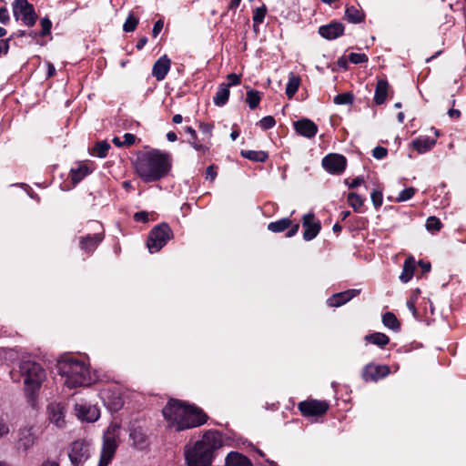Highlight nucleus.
<instances>
[{
    "instance_id": "1",
    "label": "nucleus",
    "mask_w": 466,
    "mask_h": 466,
    "mask_svg": "<svg viewBox=\"0 0 466 466\" xmlns=\"http://www.w3.org/2000/svg\"><path fill=\"white\" fill-rule=\"evenodd\" d=\"M167 426L177 431L203 425L208 416L198 408L170 400L162 410Z\"/></svg>"
},
{
    "instance_id": "2",
    "label": "nucleus",
    "mask_w": 466,
    "mask_h": 466,
    "mask_svg": "<svg viewBox=\"0 0 466 466\" xmlns=\"http://www.w3.org/2000/svg\"><path fill=\"white\" fill-rule=\"evenodd\" d=\"M170 167L169 154L159 150L143 152L135 162L137 175L147 183L159 180L168 173Z\"/></svg>"
},
{
    "instance_id": "3",
    "label": "nucleus",
    "mask_w": 466,
    "mask_h": 466,
    "mask_svg": "<svg viewBox=\"0 0 466 466\" xmlns=\"http://www.w3.org/2000/svg\"><path fill=\"white\" fill-rule=\"evenodd\" d=\"M221 438L215 431L205 433L201 440L185 450V458L188 466H208L211 464L214 451L221 446Z\"/></svg>"
},
{
    "instance_id": "4",
    "label": "nucleus",
    "mask_w": 466,
    "mask_h": 466,
    "mask_svg": "<svg viewBox=\"0 0 466 466\" xmlns=\"http://www.w3.org/2000/svg\"><path fill=\"white\" fill-rule=\"evenodd\" d=\"M58 369L60 375L65 378L64 384L69 389L90 386L96 380L88 364L81 360H65L59 362Z\"/></svg>"
},
{
    "instance_id": "5",
    "label": "nucleus",
    "mask_w": 466,
    "mask_h": 466,
    "mask_svg": "<svg viewBox=\"0 0 466 466\" xmlns=\"http://www.w3.org/2000/svg\"><path fill=\"white\" fill-rule=\"evenodd\" d=\"M24 378L25 392L29 399H34L46 378V370L40 364L32 360H23L19 365Z\"/></svg>"
},
{
    "instance_id": "6",
    "label": "nucleus",
    "mask_w": 466,
    "mask_h": 466,
    "mask_svg": "<svg viewBox=\"0 0 466 466\" xmlns=\"http://www.w3.org/2000/svg\"><path fill=\"white\" fill-rule=\"evenodd\" d=\"M119 429L117 423H111L105 431L98 466H107L111 461L117 447Z\"/></svg>"
},
{
    "instance_id": "7",
    "label": "nucleus",
    "mask_w": 466,
    "mask_h": 466,
    "mask_svg": "<svg viewBox=\"0 0 466 466\" xmlns=\"http://www.w3.org/2000/svg\"><path fill=\"white\" fill-rule=\"evenodd\" d=\"M172 238V230L167 224L155 227L149 233L147 246L150 253L159 251Z\"/></svg>"
},
{
    "instance_id": "8",
    "label": "nucleus",
    "mask_w": 466,
    "mask_h": 466,
    "mask_svg": "<svg viewBox=\"0 0 466 466\" xmlns=\"http://www.w3.org/2000/svg\"><path fill=\"white\" fill-rule=\"evenodd\" d=\"M13 14L16 20L21 19L27 26H33L36 21V14L34 6L27 0H15L13 5Z\"/></svg>"
},
{
    "instance_id": "9",
    "label": "nucleus",
    "mask_w": 466,
    "mask_h": 466,
    "mask_svg": "<svg viewBox=\"0 0 466 466\" xmlns=\"http://www.w3.org/2000/svg\"><path fill=\"white\" fill-rule=\"evenodd\" d=\"M91 455L90 444L84 440H77L71 443L68 457L74 466L84 464Z\"/></svg>"
},
{
    "instance_id": "10",
    "label": "nucleus",
    "mask_w": 466,
    "mask_h": 466,
    "mask_svg": "<svg viewBox=\"0 0 466 466\" xmlns=\"http://www.w3.org/2000/svg\"><path fill=\"white\" fill-rule=\"evenodd\" d=\"M329 404L324 400H309L299 403V410L306 416H320L327 412Z\"/></svg>"
},
{
    "instance_id": "11",
    "label": "nucleus",
    "mask_w": 466,
    "mask_h": 466,
    "mask_svg": "<svg viewBox=\"0 0 466 466\" xmlns=\"http://www.w3.org/2000/svg\"><path fill=\"white\" fill-rule=\"evenodd\" d=\"M346 164V157L339 154H329L322 159L323 167L330 174L342 173Z\"/></svg>"
},
{
    "instance_id": "12",
    "label": "nucleus",
    "mask_w": 466,
    "mask_h": 466,
    "mask_svg": "<svg viewBox=\"0 0 466 466\" xmlns=\"http://www.w3.org/2000/svg\"><path fill=\"white\" fill-rule=\"evenodd\" d=\"M36 437L32 428H22L17 432L15 448L18 451H26L34 446Z\"/></svg>"
},
{
    "instance_id": "13",
    "label": "nucleus",
    "mask_w": 466,
    "mask_h": 466,
    "mask_svg": "<svg viewBox=\"0 0 466 466\" xmlns=\"http://www.w3.org/2000/svg\"><path fill=\"white\" fill-rule=\"evenodd\" d=\"M390 373L387 365L368 364L362 370V378L365 381H376L386 377Z\"/></svg>"
},
{
    "instance_id": "14",
    "label": "nucleus",
    "mask_w": 466,
    "mask_h": 466,
    "mask_svg": "<svg viewBox=\"0 0 466 466\" xmlns=\"http://www.w3.org/2000/svg\"><path fill=\"white\" fill-rule=\"evenodd\" d=\"M75 411L80 420L88 422L96 421L100 416L99 410L95 405L86 403H76Z\"/></svg>"
},
{
    "instance_id": "15",
    "label": "nucleus",
    "mask_w": 466,
    "mask_h": 466,
    "mask_svg": "<svg viewBox=\"0 0 466 466\" xmlns=\"http://www.w3.org/2000/svg\"><path fill=\"white\" fill-rule=\"evenodd\" d=\"M302 225L305 228L303 238L307 241L316 238L320 230V223L315 219V216L312 213L304 215Z\"/></svg>"
},
{
    "instance_id": "16",
    "label": "nucleus",
    "mask_w": 466,
    "mask_h": 466,
    "mask_svg": "<svg viewBox=\"0 0 466 466\" xmlns=\"http://www.w3.org/2000/svg\"><path fill=\"white\" fill-rule=\"evenodd\" d=\"M296 132L307 138H312L318 133L317 125L308 118H302L293 123Z\"/></svg>"
},
{
    "instance_id": "17",
    "label": "nucleus",
    "mask_w": 466,
    "mask_h": 466,
    "mask_svg": "<svg viewBox=\"0 0 466 466\" xmlns=\"http://www.w3.org/2000/svg\"><path fill=\"white\" fill-rule=\"evenodd\" d=\"M343 33L344 25L339 22H333L329 25H321L319 28V34L328 40L336 39L342 35Z\"/></svg>"
},
{
    "instance_id": "18",
    "label": "nucleus",
    "mask_w": 466,
    "mask_h": 466,
    "mask_svg": "<svg viewBox=\"0 0 466 466\" xmlns=\"http://www.w3.org/2000/svg\"><path fill=\"white\" fill-rule=\"evenodd\" d=\"M170 66L171 60L164 55L153 65L152 76L156 77L157 81H162L170 70Z\"/></svg>"
},
{
    "instance_id": "19",
    "label": "nucleus",
    "mask_w": 466,
    "mask_h": 466,
    "mask_svg": "<svg viewBox=\"0 0 466 466\" xmlns=\"http://www.w3.org/2000/svg\"><path fill=\"white\" fill-rule=\"evenodd\" d=\"M48 419L56 427L61 428L65 425L64 408L59 403H51L47 407Z\"/></svg>"
},
{
    "instance_id": "20",
    "label": "nucleus",
    "mask_w": 466,
    "mask_h": 466,
    "mask_svg": "<svg viewBox=\"0 0 466 466\" xmlns=\"http://www.w3.org/2000/svg\"><path fill=\"white\" fill-rule=\"evenodd\" d=\"M360 289H348L343 292H339L337 294H334L328 299V304L330 307H339L345 304L346 302L350 301L351 299L356 297L358 294H360Z\"/></svg>"
},
{
    "instance_id": "21",
    "label": "nucleus",
    "mask_w": 466,
    "mask_h": 466,
    "mask_svg": "<svg viewBox=\"0 0 466 466\" xmlns=\"http://www.w3.org/2000/svg\"><path fill=\"white\" fill-rule=\"evenodd\" d=\"M390 90V85L385 79H379L377 81L375 95H374V102L377 105H382L385 103L388 96V92Z\"/></svg>"
},
{
    "instance_id": "22",
    "label": "nucleus",
    "mask_w": 466,
    "mask_h": 466,
    "mask_svg": "<svg viewBox=\"0 0 466 466\" xmlns=\"http://www.w3.org/2000/svg\"><path fill=\"white\" fill-rule=\"evenodd\" d=\"M416 268V261L414 258L409 257L405 259L403 264L402 272L400 275V279L403 283L409 282L413 277Z\"/></svg>"
},
{
    "instance_id": "23",
    "label": "nucleus",
    "mask_w": 466,
    "mask_h": 466,
    "mask_svg": "<svg viewBox=\"0 0 466 466\" xmlns=\"http://www.w3.org/2000/svg\"><path fill=\"white\" fill-rule=\"evenodd\" d=\"M413 147L420 154L431 150L436 144V139L430 137H420L413 142Z\"/></svg>"
},
{
    "instance_id": "24",
    "label": "nucleus",
    "mask_w": 466,
    "mask_h": 466,
    "mask_svg": "<svg viewBox=\"0 0 466 466\" xmlns=\"http://www.w3.org/2000/svg\"><path fill=\"white\" fill-rule=\"evenodd\" d=\"M187 142L200 155H206L211 146L210 141H207L206 138L199 139L198 135L191 137Z\"/></svg>"
},
{
    "instance_id": "25",
    "label": "nucleus",
    "mask_w": 466,
    "mask_h": 466,
    "mask_svg": "<svg viewBox=\"0 0 466 466\" xmlns=\"http://www.w3.org/2000/svg\"><path fill=\"white\" fill-rule=\"evenodd\" d=\"M226 466H253L251 461L238 452H230L226 458Z\"/></svg>"
},
{
    "instance_id": "26",
    "label": "nucleus",
    "mask_w": 466,
    "mask_h": 466,
    "mask_svg": "<svg viewBox=\"0 0 466 466\" xmlns=\"http://www.w3.org/2000/svg\"><path fill=\"white\" fill-rule=\"evenodd\" d=\"M102 238L103 237L100 234L84 237L80 240V247L86 252H91L96 249L97 245L102 241Z\"/></svg>"
},
{
    "instance_id": "27",
    "label": "nucleus",
    "mask_w": 466,
    "mask_h": 466,
    "mask_svg": "<svg viewBox=\"0 0 466 466\" xmlns=\"http://www.w3.org/2000/svg\"><path fill=\"white\" fill-rule=\"evenodd\" d=\"M229 88H228V86L220 84L218 87V90L216 92V95L213 97V102L218 106H224L229 97Z\"/></svg>"
},
{
    "instance_id": "28",
    "label": "nucleus",
    "mask_w": 466,
    "mask_h": 466,
    "mask_svg": "<svg viewBox=\"0 0 466 466\" xmlns=\"http://www.w3.org/2000/svg\"><path fill=\"white\" fill-rule=\"evenodd\" d=\"M364 339L371 344L377 345L380 348L385 347L390 342V338L381 332H375L372 334L366 335Z\"/></svg>"
},
{
    "instance_id": "29",
    "label": "nucleus",
    "mask_w": 466,
    "mask_h": 466,
    "mask_svg": "<svg viewBox=\"0 0 466 466\" xmlns=\"http://www.w3.org/2000/svg\"><path fill=\"white\" fill-rule=\"evenodd\" d=\"M90 173L89 168L85 164H79L76 168H72L70 171V177L74 184L81 181L85 177Z\"/></svg>"
},
{
    "instance_id": "30",
    "label": "nucleus",
    "mask_w": 466,
    "mask_h": 466,
    "mask_svg": "<svg viewBox=\"0 0 466 466\" xmlns=\"http://www.w3.org/2000/svg\"><path fill=\"white\" fill-rule=\"evenodd\" d=\"M300 85V77L293 73L289 76V82L286 86V95L291 98L298 91Z\"/></svg>"
},
{
    "instance_id": "31",
    "label": "nucleus",
    "mask_w": 466,
    "mask_h": 466,
    "mask_svg": "<svg viewBox=\"0 0 466 466\" xmlns=\"http://www.w3.org/2000/svg\"><path fill=\"white\" fill-rule=\"evenodd\" d=\"M291 226V220L288 218H281L275 222H270L268 225V229L274 233H279L287 228H289Z\"/></svg>"
},
{
    "instance_id": "32",
    "label": "nucleus",
    "mask_w": 466,
    "mask_h": 466,
    "mask_svg": "<svg viewBox=\"0 0 466 466\" xmlns=\"http://www.w3.org/2000/svg\"><path fill=\"white\" fill-rule=\"evenodd\" d=\"M240 154L243 157L255 162H265L268 158V154L264 151L242 150Z\"/></svg>"
},
{
    "instance_id": "33",
    "label": "nucleus",
    "mask_w": 466,
    "mask_h": 466,
    "mask_svg": "<svg viewBox=\"0 0 466 466\" xmlns=\"http://www.w3.org/2000/svg\"><path fill=\"white\" fill-rule=\"evenodd\" d=\"M345 16L349 22L353 24L360 23L364 19V15L354 6L346 8Z\"/></svg>"
},
{
    "instance_id": "34",
    "label": "nucleus",
    "mask_w": 466,
    "mask_h": 466,
    "mask_svg": "<svg viewBox=\"0 0 466 466\" xmlns=\"http://www.w3.org/2000/svg\"><path fill=\"white\" fill-rule=\"evenodd\" d=\"M382 323L385 327L395 331L400 329V322L392 312H386L383 314Z\"/></svg>"
},
{
    "instance_id": "35",
    "label": "nucleus",
    "mask_w": 466,
    "mask_h": 466,
    "mask_svg": "<svg viewBox=\"0 0 466 466\" xmlns=\"http://www.w3.org/2000/svg\"><path fill=\"white\" fill-rule=\"evenodd\" d=\"M348 204L357 212L360 210L365 199L356 193H350L348 195Z\"/></svg>"
},
{
    "instance_id": "36",
    "label": "nucleus",
    "mask_w": 466,
    "mask_h": 466,
    "mask_svg": "<svg viewBox=\"0 0 466 466\" xmlns=\"http://www.w3.org/2000/svg\"><path fill=\"white\" fill-rule=\"evenodd\" d=\"M260 99L261 96L258 91L248 90L247 92L246 102L248 103L250 109H255L258 106Z\"/></svg>"
},
{
    "instance_id": "37",
    "label": "nucleus",
    "mask_w": 466,
    "mask_h": 466,
    "mask_svg": "<svg viewBox=\"0 0 466 466\" xmlns=\"http://www.w3.org/2000/svg\"><path fill=\"white\" fill-rule=\"evenodd\" d=\"M110 149V145L106 141H99L93 147V154L99 157H105L107 155L108 150Z\"/></svg>"
},
{
    "instance_id": "38",
    "label": "nucleus",
    "mask_w": 466,
    "mask_h": 466,
    "mask_svg": "<svg viewBox=\"0 0 466 466\" xmlns=\"http://www.w3.org/2000/svg\"><path fill=\"white\" fill-rule=\"evenodd\" d=\"M267 13V8L265 5L258 7L254 10L253 13V26L256 27L259 24L264 21L265 15Z\"/></svg>"
},
{
    "instance_id": "39",
    "label": "nucleus",
    "mask_w": 466,
    "mask_h": 466,
    "mask_svg": "<svg viewBox=\"0 0 466 466\" xmlns=\"http://www.w3.org/2000/svg\"><path fill=\"white\" fill-rule=\"evenodd\" d=\"M138 22H139V20L137 17H136L133 14H129L126 22L124 23L123 30L125 32L135 31V29L137 28V26L138 25Z\"/></svg>"
},
{
    "instance_id": "40",
    "label": "nucleus",
    "mask_w": 466,
    "mask_h": 466,
    "mask_svg": "<svg viewBox=\"0 0 466 466\" xmlns=\"http://www.w3.org/2000/svg\"><path fill=\"white\" fill-rule=\"evenodd\" d=\"M353 101V96L350 93L339 94L334 97V103L337 105H349Z\"/></svg>"
},
{
    "instance_id": "41",
    "label": "nucleus",
    "mask_w": 466,
    "mask_h": 466,
    "mask_svg": "<svg viewBox=\"0 0 466 466\" xmlns=\"http://www.w3.org/2000/svg\"><path fill=\"white\" fill-rule=\"evenodd\" d=\"M416 192V189L414 187H407L400 192L399 196L396 198L397 202H403L406 200L410 199Z\"/></svg>"
},
{
    "instance_id": "42",
    "label": "nucleus",
    "mask_w": 466,
    "mask_h": 466,
    "mask_svg": "<svg viewBox=\"0 0 466 466\" xmlns=\"http://www.w3.org/2000/svg\"><path fill=\"white\" fill-rule=\"evenodd\" d=\"M441 228V223L436 217H430L426 221V228L431 231H438Z\"/></svg>"
},
{
    "instance_id": "43",
    "label": "nucleus",
    "mask_w": 466,
    "mask_h": 466,
    "mask_svg": "<svg viewBox=\"0 0 466 466\" xmlns=\"http://www.w3.org/2000/svg\"><path fill=\"white\" fill-rule=\"evenodd\" d=\"M130 438L136 445H142L146 441V435L137 430H133L130 432Z\"/></svg>"
},
{
    "instance_id": "44",
    "label": "nucleus",
    "mask_w": 466,
    "mask_h": 466,
    "mask_svg": "<svg viewBox=\"0 0 466 466\" xmlns=\"http://www.w3.org/2000/svg\"><path fill=\"white\" fill-rule=\"evenodd\" d=\"M275 124H276V121H275L274 117L271 116H264L258 122L259 127L264 130L272 128L275 126Z\"/></svg>"
},
{
    "instance_id": "45",
    "label": "nucleus",
    "mask_w": 466,
    "mask_h": 466,
    "mask_svg": "<svg viewBox=\"0 0 466 466\" xmlns=\"http://www.w3.org/2000/svg\"><path fill=\"white\" fill-rule=\"evenodd\" d=\"M198 127H199L200 131L206 136V140L210 141L214 126L209 123L201 122V123H199Z\"/></svg>"
},
{
    "instance_id": "46",
    "label": "nucleus",
    "mask_w": 466,
    "mask_h": 466,
    "mask_svg": "<svg viewBox=\"0 0 466 466\" xmlns=\"http://www.w3.org/2000/svg\"><path fill=\"white\" fill-rule=\"evenodd\" d=\"M349 60L352 64H360L368 61V56L365 54L360 53H350L349 55Z\"/></svg>"
},
{
    "instance_id": "47",
    "label": "nucleus",
    "mask_w": 466,
    "mask_h": 466,
    "mask_svg": "<svg viewBox=\"0 0 466 466\" xmlns=\"http://www.w3.org/2000/svg\"><path fill=\"white\" fill-rule=\"evenodd\" d=\"M371 201L375 208H380L382 205L383 196L379 190H373L370 194Z\"/></svg>"
},
{
    "instance_id": "48",
    "label": "nucleus",
    "mask_w": 466,
    "mask_h": 466,
    "mask_svg": "<svg viewBox=\"0 0 466 466\" xmlns=\"http://www.w3.org/2000/svg\"><path fill=\"white\" fill-rule=\"evenodd\" d=\"M228 83H222V85L228 86L229 88L231 86H237L240 84V76L237 74H229L227 76Z\"/></svg>"
},
{
    "instance_id": "49",
    "label": "nucleus",
    "mask_w": 466,
    "mask_h": 466,
    "mask_svg": "<svg viewBox=\"0 0 466 466\" xmlns=\"http://www.w3.org/2000/svg\"><path fill=\"white\" fill-rule=\"evenodd\" d=\"M41 26H42L41 35H46L50 33L52 23L48 18L45 17V18H42V20H41Z\"/></svg>"
},
{
    "instance_id": "50",
    "label": "nucleus",
    "mask_w": 466,
    "mask_h": 466,
    "mask_svg": "<svg viewBox=\"0 0 466 466\" xmlns=\"http://www.w3.org/2000/svg\"><path fill=\"white\" fill-rule=\"evenodd\" d=\"M387 149L383 147H376L372 151V156L377 159H382L387 156Z\"/></svg>"
},
{
    "instance_id": "51",
    "label": "nucleus",
    "mask_w": 466,
    "mask_h": 466,
    "mask_svg": "<svg viewBox=\"0 0 466 466\" xmlns=\"http://www.w3.org/2000/svg\"><path fill=\"white\" fill-rule=\"evenodd\" d=\"M134 219L137 222L146 223L148 221V213L146 211L137 212L134 215Z\"/></svg>"
},
{
    "instance_id": "52",
    "label": "nucleus",
    "mask_w": 466,
    "mask_h": 466,
    "mask_svg": "<svg viewBox=\"0 0 466 466\" xmlns=\"http://www.w3.org/2000/svg\"><path fill=\"white\" fill-rule=\"evenodd\" d=\"M10 20L8 10L5 7H0V23L6 25Z\"/></svg>"
},
{
    "instance_id": "53",
    "label": "nucleus",
    "mask_w": 466,
    "mask_h": 466,
    "mask_svg": "<svg viewBox=\"0 0 466 466\" xmlns=\"http://www.w3.org/2000/svg\"><path fill=\"white\" fill-rule=\"evenodd\" d=\"M9 426L5 422V420L0 419V438H3L4 436L7 435L9 433Z\"/></svg>"
},
{
    "instance_id": "54",
    "label": "nucleus",
    "mask_w": 466,
    "mask_h": 466,
    "mask_svg": "<svg viewBox=\"0 0 466 466\" xmlns=\"http://www.w3.org/2000/svg\"><path fill=\"white\" fill-rule=\"evenodd\" d=\"M163 26H164V22L162 20H157L155 23V25L153 26V30H152V35L154 37H157L158 35V34L163 29Z\"/></svg>"
},
{
    "instance_id": "55",
    "label": "nucleus",
    "mask_w": 466,
    "mask_h": 466,
    "mask_svg": "<svg viewBox=\"0 0 466 466\" xmlns=\"http://www.w3.org/2000/svg\"><path fill=\"white\" fill-rule=\"evenodd\" d=\"M217 177V172L215 171L214 166H209L207 167L206 170V178L209 179L210 181H214Z\"/></svg>"
},
{
    "instance_id": "56",
    "label": "nucleus",
    "mask_w": 466,
    "mask_h": 466,
    "mask_svg": "<svg viewBox=\"0 0 466 466\" xmlns=\"http://www.w3.org/2000/svg\"><path fill=\"white\" fill-rule=\"evenodd\" d=\"M136 137L133 135V134H130V133H126L124 135V145L125 146H131L133 144H135L136 142Z\"/></svg>"
},
{
    "instance_id": "57",
    "label": "nucleus",
    "mask_w": 466,
    "mask_h": 466,
    "mask_svg": "<svg viewBox=\"0 0 466 466\" xmlns=\"http://www.w3.org/2000/svg\"><path fill=\"white\" fill-rule=\"evenodd\" d=\"M363 183H364V179L362 177L353 178L350 183L347 182L349 187H350V188L357 187L360 186Z\"/></svg>"
},
{
    "instance_id": "58",
    "label": "nucleus",
    "mask_w": 466,
    "mask_h": 466,
    "mask_svg": "<svg viewBox=\"0 0 466 466\" xmlns=\"http://www.w3.org/2000/svg\"><path fill=\"white\" fill-rule=\"evenodd\" d=\"M407 307H408V309L412 312V314H413L414 316H416V315H417V309H416V307H415V301H414V299H409V300L407 301Z\"/></svg>"
},
{
    "instance_id": "59",
    "label": "nucleus",
    "mask_w": 466,
    "mask_h": 466,
    "mask_svg": "<svg viewBox=\"0 0 466 466\" xmlns=\"http://www.w3.org/2000/svg\"><path fill=\"white\" fill-rule=\"evenodd\" d=\"M299 228V224H295L287 233V237L288 238H291L293 237L294 235L297 234L298 230Z\"/></svg>"
},
{
    "instance_id": "60",
    "label": "nucleus",
    "mask_w": 466,
    "mask_h": 466,
    "mask_svg": "<svg viewBox=\"0 0 466 466\" xmlns=\"http://www.w3.org/2000/svg\"><path fill=\"white\" fill-rule=\"evenodd\" d=\"M47 77H52L56 74V68L53 64L47 63Z\"/></svg>"
},
{
    "instance_id": "61",
    "label": "nucleus",
    "mask_w": 466,
    "mask_h": 466,
    "mask_svg": "<svg viewBox=\"0 0 466 466\" xmlns=\"http://www.w3.org/2000/svg\"><path fill=\"white\" fill-rule=\"evenodd\" d=\"M9 48V45L7 40H1L0 41V52L7 53Z\"/></svg>"
},
{
    "instance_id": "62",
    "label": "nucleus",
    "mask_w": 466,
    "mask_h": 466,
    "mask_svg": "<svg viewBox=\"0 0 466 466\" xmlns=\"http://www.w3.org/2000/svg\"><path fill=\"white\" fill-rule=\"evenodd\" d=\"M147 37H142V38H140V39L137 41V45H136V47H137L138 50H140V49H142V48L147 45Z\"/></svg>"
},
{
    "instance_id": "63",
    "label": "nucleus",
    "mask_w": 466,
    "mask_h": 466,
    "mask_svg": "<svg viewBox=\"0 0 466 466\" xmlns=\"http://www.w3.org/2000/svg\"><path fill=\"white\" fill-rule=\"evenodd\" d=\"M40 466H60L59 463L56 461L46 460L44 461Z\"/></svg>"
},
{
    "instance_id": "64",
    "label": "nucleus",
    "mask_w": 466,
    "mask_h": 466,
    "mask_svg": "<svg viewBox=\"0 0 466 466\" xmlns=\"http://www.w3.org/2000/svg\"><path fill=\"white\" fill-rule=\"evenodd\" d=\"M448 115L452 118H459L461 116V112L458 109H450L448 111Z\"/></svg>"
}]
</instances>
